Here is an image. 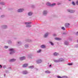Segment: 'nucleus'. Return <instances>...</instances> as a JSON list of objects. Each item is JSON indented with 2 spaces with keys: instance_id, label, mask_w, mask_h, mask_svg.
Masks as SVG:
<instances>
[{
  "instance_id": "c03bdc74",
  "label": "nucleus",
  "mask_w": 78,
  "mask_h": 78,
  "mask_svg": "<svg viewBox=\"0 0 78 78\" xmlns=\"http://www.w3.org/2000/svg\"><path fill=\"white\" fill-rule=\"evenodd\" d=\"M70 0H69V1H70Z\"/></svg>"
},
{
  "instance_id": "39448f33",
  "label": "nucleus",
  "mask_w": 78,
  "mask_h": 78,
  "mask_svg": "<svg viewBox=\"0 0 78 78\" xmlns=\"http://www.w3.org/2000/svg\"><path fill=\"white\" fill-rule=\"evenodd\" d=\"M68 12H69L70 13H73V12H75V11H73V10L70 11V10H68Z\"/></svg>"
},
{
  "instance_id": "f257e3e1",
  "label": "nucleus",
  "mask_w": 78,
  "mask_h": 78,
  "mask_svg": "<svg viewBox=\"0 0 78 78\" xmlns=\"http://www.w3.org/2000/svg\"><path fill=\"white\" fill-rule=\"evenodd\" d=\"M9 50L11 52L10 53V54L11 55V54H12L13 53H14V51L13 49H10Z\"/></svg>"
},
{
  "instance_id": "7c9ffc66",
  "label": "nucleus",
  "mask_w": 78,
  "mask_h": 78,
  "mask_svg": "<svg viewBox=\"0 0 78 78\" xmlns=\"http://www.w3.org/2000/svg\"><path fill=\"white\" fill-rule=\"evenodd\" d=\"M54 62H58V61L57 60H54Z\"/></svg>"
},
{
  "instance_id": "2f4dec72",
  "label": "nucleus",
  "mask_w": 78,
  "mask_h": 78,
  "mask_svg": "<svg viewBox=\"0 0 78 78\" xmlns=\"http://www.w3.org/2000/svg\"><path fill=\"white\" fill-rule=\"evenodd\" d=\"M62 58L60 59V61H62Z\"/></svg>"
},
{
  "instance_id": "9d476101",
  "label": "nucleus",
  "mask_w": 78,
  "mask_h": 78,
  "mask_svg": "<svg viewBox=\"0 0 78 78\" xmlns=\"http://www.w3.org/2000/svg\"><path fill=\"white\" fill-rule=\"evenodd\" d=\"M25 23L26 25H29V24H30V23H31V22H28Z\"/></svg>"
},
{
  "instance_id": "1a4fd4ad",
  "label": "nucleus",
  "mask_w": 78,
  "mask_h": 78,
  "mask_svg": "<svg viewBox=\"0 0 78 78\" xmlns=\"http://www.w3.org/2000/svg\"><path fill=\"white\" fill-rule=\"evenodd\" d=\"M43 14L44 16H45L47 14V11H44L43 12Z\"/></svg>"
},
{
  "instance_id": "5701e85b",
  "label": "nucleus",
  "mask_w": 78,
  "mask_h": 78,
  "mask_svg": "<svg viewBox=\"0 0 78 78\" xmlns=\"http://www.w3.org/2000/svg\"><path fill=\"white\" fill-rule=\"evenodd\" d=\"M72 3L73 5H75V2H72Z\"/></svg>"
},
{
  "instance_id": "c756f323",
  "label": "nucleus",
  "mask_w": 78,
  "mask_h": 78,
  "mask_svg": "<svg viewBox=\"0 0 78 78\" xmlns=\"http://www.w3.org/2000/svg\"><path fill=\"white\" fill-rule=\"evenodd\" d=\"M76 4L78 5V1H76Z\"/></svg>"
},
{
  "instance_id": "f704fd0d",
  "label": "nucleus",
  "mask_w": 78,
  "mask_h": 78,
  "mask_svg": "<svg viewBox=\"0 0 78 78\" xmlns=\"http://www.w3.org/2000/svg\"><path fill=\"white\" fill-rule=\"evenodd\" d=\"M0 67L1 68H2V66L1 65H0Z\"/></svg>"
},
{
  "instance_id": "2eb2a0df",
  "label": "nucleus",
  "mask_w": 78,
  "mask_h": 78,
  "mask_svg": "<svg viewBox=\"0 0 78 78\" xmlns=\"http://www.w3.org/2000/svg\"><path fill=\"white\" fill-rule=\"evenodd\" d=\"M45 73H50V72L49 71H45Z\"/></svg>"
},
{
  "instance_id": "ea45409f",
  "label": "nucleus",
  "mask_w": 78,
  "mask_h": 78,
  "mask_svg": "<svg viewBox=\"0 0 78 78\" xmlns=\"http://www.w3.org/2000/svg\"><path fill=\"white\" fill-rule=\"evenodd\" d=\"M4 76H5V74L4 75Z\"/></svg>"
},
{
  "instance_id": "58836bf2",
  "label": "nucleus",
  "mask_w": 78,
  "mask_h": 78,
  "mask_svg": "<svg viewBox=\"0 0 78 78\" xmlns=\"http://www.w3.org/2000/svg\"><path fill=\"white\" fill-rule=\"evenodd\" d=\"M58 5H60V4H58Z\"/></svg>"
},
{
  "instance_id": "72a5a7b5",
  "label": "nucleus",
  "mask_w": 78,
  "mask_h": 78,
  "mask_svg": "<svg viewBox=\"0 0 78 78\" xmlns=\"http://www.w3.org/2000/svg\"><path fill=\"white\" fill-rule=\"evenodd\" d=\"M76 35H78V32L76 34Z\"/></svg>"
},
{
  "instance_id": "4c0bfd02",
  "label": "nucleus",
  "mask_w": 78,
  "mask_h": 78,
  "mask_svg": "<svg viewBox=\"0 0 78 78\" xmlns=\"http://www.w3.org/2000/svg\"><path fill=\"white\" fill-rule=\"evenodd\" d=\"M1 4H3V3H1Z\"/></svg>"
},
{
  "instance_id": "c9c22d12",
  "label": "nucleus",
  "mask_w": 78,
  "mask_h": 78,
  "mask_svg": "<svg viewBox=\"0 0 78 78\" xmlns=\"http://www.w3.org/2000/svg\"><path fill=\"white\" fill-rule=\"evenodd\" d=\"M51 65H50L49 66V67H51Z\"/></svg>"
},
{
  "instance_id": "f8f14e48",
  "label": "nucleus",
  "mask_w": 78,
  "mask_h": 78,
  "mask_svg": "<svg viewBox=\"0 0 78 78\" xmlns=\"http://www.w3.org/2000/svg\"><path fill=\"white\" fill-rule=\"evenodd\" d=\"M41 48H45V46L44 45H42L41 46Z\"/></svg>"
},
{
  "instance_id": "4be33fe9",
  "label": "nucleus",
  "mask_w": 78,
  "mask_h": 78,
  "mask_svg": "<svg viewBox=\"0 0 78 78\" xmlns=\"http://www.w3.org/2000/svg\"><path fill=\"white\" fill-rule=\"evenodd\" d=\"M31 25H28L27 26H26L27 27H31Z\"/></svg>"
},
{
  "instance_id": "393cba45",
  "label": "nucleus",
  "mask_w": 78,
  "mask_h": 78,
  "mask_svg": "<svg viewBox=\"0 0 78 78\" xmlns=\"http://www.w3.org/2000/svg\"><path fill=\"white\" fill-rule=\"evenodd\" d=\"M62 78H67V77L66 76H63L62 77Z\"/></svg>"
},
{
  "instance_id": "0eeeda50",
  "label": "nucleus",
  "mask_w": 78,
  "mask_h": 78,
  "mask_svg": "<svg viewBox=\"0 0 78 78\" xmlns=\"http://www.w3.org/2000/svg\"><path fill=\"white\" fill-rule=\"evenodd\" d=\"M28 66V64H24L23 66V67H26Z\"/></svg>"
},
{
  "instance_id": "c85d7f7f",
  "label": "nucleus",
  "mask_w": 78,
  "mask_h": 78,
  "mask_svg": "<svg viewBox=\"0 0 78 78\" xmlns=\"http://www.w3.org/2000/svg\"><path fill=\"white\" fill-rule=\"evenodd\" d=\"M25 47H28V45H25Z\"/></svg>"
},
{
  "instance_id": "cd10ccee",
  "label": "nucleus",
  "mask_w": 78,
  "mask_h": 78,
  "mask_svg": "<svg viewBox=\"0 0 78 78\" xmlns=\"http://www.w3.org/2000/svg\"><path fill=\"white\" fill-rule=\"evenodd\" d=\"M50 44H51V45H53V43H52V42H50Z\"/></svg>"
},
{
  "instance_id": "a19ab883",
  "label": "nucleus",
  "mask_w": 78,
  "mask_h": 78,
  "mask_svg": "<svg viewBox=\"0 0 78 78\" xmlns=\"http://www.w3.org/2000/svg\"><path fill=\"white\" fill-rule=\"evenodd\" d=\"M26 74V73H24V74Z\"/></svg>"
},
{
  "instance_id": "412c9836",
  "label": "nucleus",
  "mask_w": 78,
  "mask_h": 78,
  "mask_svg": "<svg viewBox=\"0 0 78 78\" xmlns=\"http://www.w3.org/2000/svg\"><path fill=\"white\" fill-rule=\"evenodd\" d=\"M57 77L58 78H62V77H61V76H57Z\"/></svg>"
},
{
  "instance_id": "b1692460",
  "label": "nucleus",
  "mask_w": 78,
  "mask_h": 78,
  "mask_svg": "<svg viewBox=\"0 0 78 78\" xmlns=\"http://www.w3.org/2000/svg\"><path fill=\"white\" fill-rule=\"evenodd\" d=\"M62 30H65V28H64V27H62Z\"/></svg>"
},
{
  "instance_id": "7ed1b4c3",
  "label": "nucleus",
  "mask_w": 78,
  "mask_h": 78,
  "mask_svg": "<svg viewBox=\"0 0 78 78\" xmlns=\"http://www.w3.org/2000/svg\"><path fill=\"white\" fill-rule=\"evenodd\" d=\"M42 62V60L41 59H39L37 60V64L39 63H41Z\"/></svg>"
},
{
  "instance_id": "a18cd8bd",
  "label": "nucleus",
  "mask_w": 78,
  "mask_h": 78,
  "mask_svg": "<svg viewBox=\"0 0 78 78\" xmlns=\"http://www.w3.org/2000/svg\"><path fill=\"white\" fill-rule=\"evenodd\" d=\"M6 27H7L6 26Z\"/></svg>"
},
{
  "instance_id": "9b49d317",
  "label": "nucleus",
  "mask_w": 78,
  "mask_h": 78,
  "mask_svg": "<svg viewBox=\"0 0 78 78\" xmlns=\"http://www.w3.org/2000/svg\"><path fill=\"white\" fill-rule=\"evenodd\" d=\"M55 40H57L58 41H60V40H61V39L59 38H55Z\"/></svg>"
},
{
  "instance_id": "6e6552de",
  "label": "nucleus",
  "mask_w": 78,
  "mask_h": 78,
  "mask_svg": "<svg viewBox=\"0 0 78 78\" xmlns=\"http://www.w3.org/2000/svg\"><path fill=\"white\" fill-rule=\"evenodd\" d=\"M16 61V59H11L10 60V62H14V61Z\"/></svg>"
},
{
  "instance_id": "473e14b6",
  "label": "nucleus",
  "mask_w": 78,
  "mask_h": 78,
  "mask_svg": "<svg viewBox=\"0 0 78 78\" xmlns=\"http://www.w3.org/2000/svg\"><path fill=\"white\" fill-rule=\"evenodd\" d=\"M5 48H8V47L7 46H5Z\"/></svg>"
},
{
  "instance_id": "4468645a",
  "label": "nucleus",
  "mask_w": 78,
  "mask_h": 78,
  "mask_svg": "<svg viewBox=\"0 0 78 78\" xmlns=\"http://www.w3.org/2000/svg\"><path fill=\"white\" fill-rule=\"evenodd\" d=\"M58 53L56 52H55L54 54V56H58Z\"/></svg>"
},
{
  "instance_id": "dca6fc26",
  "label": "nucleus",
  "mask_w": 78,
  "mask_h": 78,
  "mask_svg": "<svg viewBox=\"0 0 78 78\" xmlns=\"http://www.w3.org/2000/svg\"><path fill=\"white\" fill-rule=\"evenodd\" d=\"M48 34H46L44 36V37H47L48 36Z\"/></svg>"
},
{
  "instance_id": "79ce46f5",
  "label": "nucleus",
  "mask_w": 78,
  "mask_h": 78,
  "mask_svg": "<svg viewBox=\"0 0 78 78\" xmlns=\"http://www.w3.org/2000/svg\"><path fill=\"white\" fill-rule=\"evenodd\" d=\"M54 36H55V35H54Z\"/></svg>"
},
{
  "instance_id": "49530a36",
  "label": "nucleus",
  "mask_w": 78,
  "mask_h": 78,
  "mask_svg": "<svg viewBox=\"0 0 78 78\" xmlns=\"http://www.w3.org/2000/svg\"><path fill=\"white\" fill-rule=\"evenodd\" d=\"M77 42H78V40L77 41Z\"/></svg>"
},
{
  "instance_id": "aec40b11",
  "label": "nucleus",
  "mask_w": 78,
  "mask_h": 78,
  "mask_svg": "<svg viewBox=\"0 0 78 78\" xmlns=\"http://www.w3.org/2000/svg\"><path fill=\"white\" fill-rule=\"evenodd\" d=\"M68 65H69V66H72L73 65V63H69Z\"/></svg>"
},
{
  "instance_id": "a878e982",
  "label": "nucleus",
  "mask_w": 78,
  "mask_h": 78,
  "mask_svg": "<svg viewBox=\"0 0 78 78\" xmlns=\"http://www.w3.org/2000/svg\"><path fill=\"white\" fill-rule=\"evenodd\" d=\"M65 45H68V43H67V42H65Z\"/></svg>"
},
{
  "instance_id": "e433bc0d",
  "label": "nucleus",
  "mask_w": 78,
  "mask_h": 78,
  "mask_svg": "<svg viewBox=\"0 0 78 78\" xmlns=\"http://www.w3.org/2000/svg\"><path fill=\"white\" fill-rule=\"evenodd\" d=\"M3 17H4V15H3V16H1V17H3Z\"/></svg>"
},
{
  "instance_id": "37998d69",
  "label": "nucleus",
  "mask_w": 78,
  "mask_h": 78,
  "mask_svg": "<svg viewBox=\"0 0 78 78\" xmlns=\"http://www.w3.org/2000/svg\"><path fill=\"white\" fill-rule=\"evenodd\" d=\"M18 44H19V43L18 42Z\"/></svg>"
},
{
  "instance_id": "20e7f679",
  "label": "nucleus",
  "mask_w": 78,
  "mask_h": 78,
  "mask_svg": "<svg viewBox=\"0 0 78 78\" xmlns=\"http://www.w3.org/2000/svg\"><path fill=\"white\" fill-rule=\"evenodd\" d=\"M20 59L21 61H22V60H23L25 59V57H22L20 58Z\"/></svg>"
},
{
  "instance_id": "f03ea898",
  "label": "nucleus",
  "mask_w": 78,
  "mask_h": 78,
  "mask_svg": "<svg viewBox=\"0 0 78 78\" xmlns=\"http://www.w3.org/2000/svg\"><path fill=\"white\" fill-rule=\"evenodd\" d=\"M23 11V9H18L17 11L18 12H22V11Z\"/></svg>"
},
{
  "instance_id": "f3484780",
  "label": "nucleus",
  "mask_w": 78,
  "mask_h": 78,
  "mask_svg": "<svg viewBox=\"0 0 78 78\" xmlns=\"http://www.w3.org/2000/svg\"><path fill=\"white\" fill-rule=\"evenodd\" d=\"M55 5H56V4H53L51 5V6H55Z\"/></svg>"
},
{
  "instance_id": "bb28decb",
  "label": "nucleus",
  "mask_w": 78,
  "mask_h": 78,
  "mask_svg": "<svg viewBox=\"0 0 78 78\" xmlns=\"http://www.w3.org/2000/svg\"><path fill=\"white\" fill-rule=\"evenodd\" d=\"M41 50H40L39 51H37V53H40L41 52Z\"/></svg>"
},
{
  "instance_id": "a211bd4d",
  "label": "nucleus",
  "mask_w": 78,
  "mask_h": 78,
  "mask_svg": "<svg viewBox=\"0 0 78 78\" xmlns=\"http://www.w3.org/2000/svg\"><path fill=\"white\" fill-rule=\"evenodd\" d=\"M46 5H50V3L49 2H48L46 3Z\"/></svg>"
},
{
  "instance_id": "ddd939ff",
  "label": "nucleus",
  "mask_w": 78,
  "mask_h": 78,
  "mask_svg": "<svg viewBox=\"0 0 78 78\" xmlns=\"http://www.w3.org/2000/svg\"><path fill=\"white\" fill-rule=\"evenodd\" d=\"M32 14L33 13H32V12H29L28 13V15L29 16H31V15H32Z\"/></svg>"
},
{
  "instance_id": "423d86ee",
  "label": "nucleus",
  "mask_w": 78,
  "mask_h": 78,
  "mask_svg": "<svg viewBox=\"0 0 78 78\" xmlns=\"http://www.w3.org/2000/svg\"><path fill=\"white\" fill-rule=\"evenodd\" d=\"M69 25H70V24L69 23H66L65 24L66 27H69Z\"/></svg>"
},
{
  "instance_id": "6ab92c4d",
  "label": "nucleus",
  "mask_w": 78,
  "mask_h": 78,
  "mask_svg": "<svg viewBox=\"0 0 78 78\" xmlns=\"http://www.w3.org/2000/svg\"><path fill=\"white\" fill-rule=\"evenodd\" d=\"M34 67V66H29V69H32V68H33Z\"/></svg>"
}]
</instances>
